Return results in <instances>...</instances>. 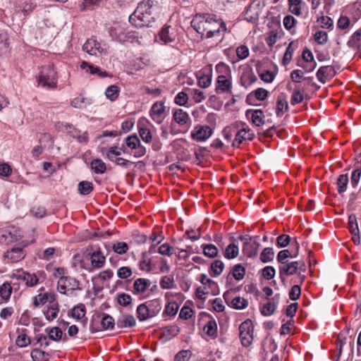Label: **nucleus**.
<instances>
[{"label": "nucleus", "instance_id": "52", "mask_svg": "<svg viewBox=\"0 0 361 361\" xmlns=\"http://www.w3.org/2000/svg\"><path fill=\"white\" fill-rule=\"evenodd\" d=\"M274 252L271 247H265L260 255V260L264 262H269L274 259Z\"/></svg>", "mask_w": 361, "mask_h": 361}, {"label": "nucleus", "instance_id": "14", "mask_svg": "<svg viewBox=\"0 0 361 361\" xmlns=\"http://www.w3.org/2000/svg\"><path fill=\"white\" fill-rule=\"evenodd\" d=\"M300 262L294 261V262H282V264H280L279 267V276L282 281H283V276H290L296 274L299 269H301V267H299Z\"/></svg>", "mask_w": 361, "mask_h": 361}, {"label": "nucleus", "instance_id": "55", "mask_svg": "<svg viewBox=\"0 0 361 361\" xmlns=\"http://www.w3.org/2000/svg\"><path fill=\"white\" fill-rule=\"evenodd\" d=\"M85 307L83 304L75 306L71 312L72 317L77 319H80L85 315Z\"/></svg>", "mask_w": 361, "mask_h": 361}, {"label": "nucleus", "instance_id": "12", "mask_svg": "<svg viewBox=\"0 0 361 361\" xmlns=\"http://www.w3.org/2000/svg\"><path fill=\"white\" fill-rule=\"evenodd\" d=\"M254 137L255 134L250 128H243L235 133V139L232 142V147H238L240 145L245 142L252 140Z\"/></svg>", "mask_w": 361, "mask_h": 361}, {"label": "nucleus", "instance_id": "16", "mask_svg": "<svg viewBox=\"0 0 361 361\" xmlns=\"http://www.w3.org/2000/svg\"><path fill=\"white\" fill-rule=\"evenodd\" d=\"M165 106L163 102H157L154 103L149 111L152 119L157 124H160L164 119V113Z\"/></svg>", "mask_w": 361, "mask_h": 361}, {"label": "nucleus", "instance_id": "40", "mask_svg": "<svg viewBox=\"0 0 361 361\" xmlns=\"http://www.w3.org/2000/svg\"><path fill=\"white\" fill-rule=\"evenodd\" d=\"M257 78L253 73H244L240 79L241 85L245 88L256 82Z\"/></svg>", "mask_w": 361, "mask_h": 361}, {"label": "nucleus", "instance_id": "24", "mask_svg": "<svg viewBox=\"0 0 361 361\" xmlns=\"http://www.w3.org/2000/svg\"><path fill=\"white\" fill-rule=\"evenodd\" d=\"M201 25H202V24H194V29L197 32L201 34L202 37H204L205 38H211L216 35H219V34L221 31L224 32L226 30V26H225L226 24H220V27H219L218 29L209 30L207 31L206 33H204V32H202L200 31V30L201 29ZM204 31H205V30H204Z\"/></svg>", "mask_w": 361, "mask_h": 361}, {"label": "nucleus", "instance_id": "13", "mask_svg": "<svg viewBox=\"0 0 361 361\" xmlns=\"http://www.w3.org/2000/svg\"><path fill=\"white\" fill-rule=\"evenodd\" d=\"M213 133L209 126H196L191 132V137L197 142H202L209 138Z\"/></svg>", "mask_w": 361, "mask_h": 361}, {"label": "nucleus", "instance_id": "57", "mask_svg": "<svg viewBox=\"0 0 361 361\" xmlns=\"http://www.w3.org/2000/svg\"><path fill=\"white\" fill-rule=\"evenodd\" d=\"M224 269V264L221 260L216 259L211 264V270L214 276H219Z\"/></svg>", "mask_w": 361, "mask_h": 361}, {"label": "nucleus", "instance_id": "33", "mask_svg": "<svg viewBox=\"0 0 361 361\" xmlns=\"http://www.w3.org/2000/svg\"><path fill=\"white\" fill-rule=\"evenodd\" d=\"M194 21H197V23H219V20L216 19V16L210 13H202L197 14L196 16L190 22L194 23Z\"/></svg>", "mask_w": 361, "mask_h": 361}, {"label": "nucleus", "instance_id": "46", "mask_svg": "<svg viewBox=\"0 0 361 361\" xmlns=\"http://www.w3.org/2000/svg\"><path fill=\"white\" fill-rule=\"evenodd\" d=\"M79 192L82 195H87L93 190L92 183L87 180L81 181L78 185Z\"/></svg>", "mask_w": 361, "mask_h": 361}, {"label": "nucleus", "instance_id": "41", "mask_svg": "<svg viewBox=\"0 0 361 361\" xmlns=\"http://www.w3.org/2000/svg\"><path fill=\"white\" fill-rule=\"evenodd\" d=\"M348 183L349 178L348 174H341L338 176L337 179V186L339 194H342L346 191Z\"/></svg>", "mask_w": 361, "mask_h": 361}, {"label": "nucleus", "instance_id": "31", "mask_svg": "<svg viewBox=\"0 0 361 361\" xmlns=\"http://www.w3.org/2000/svg\"><path fill=\"white\" fill-rule=\"evenodd\" d=\"M32 361H49L50 355L39 348H34L30 353Z\"/></svg>", "mask_w": 361, "mask_h": 361}, {"label": "nucleus", "instance_id": "17", "mask_svg": "<svg viewBox=\"0 0 361 361\" xmlns=\"http://www.w3.org/2000/svg\"><path fill=\"white\" fill-rule=\"evenodd\" d=\"M82 50L92 56H97V53L102 54L103 52L100 43L93 37L86 41L82 46Z\"/></svg>", "mask_w": 361, "mask_h": 361}, {"label": "nucleus", "instance_id": "15", "mask_svg": "<svg viewBox=\"0 0 361 361\" xmlns=\"http://www.w3.org/2000/svg\"><path fill=\"white\" fill-rule=\"evenodd\" d=\"M336 75L335 68L332 66H321L316 73L318 80L324 84L326 81L330 80Z\"/></svg>", "mask_w": 361, "mask_h": 361}, {"label": "nucleus", "instance_id": "21", "mask_svg": "<svg viewBox=\"0 0 361 361\" xmlns=\"http://www.w3.org/2000/svg\"><path fill=\"white\" fill-rule=\"evenodd\" d=\"M136 324L135 319L131 314H123L118 317L116 326L118 329L131 328Z\"/></svg>", "mask_w": 361, "mask_h": 361}, {"label": "nucleus", "instance_id": "39", "mask_svg": "<svg viewBox=\"0 0 361 361\" xmlns=\"http://www.w3.org/2000/svg\"><path fill=\"white\" fill-rule=\"evenodd\" d=\"M347 44L348 47L353 49L361 47V28L353 33Z\"/></svg>", "mask_w": 361, "mask_h": 361}, {"label": "nucleus", "instance_id": "18", "mask_svg": "<svg viewBox=\"0 0 361 361\" xmlns=\"http://www.w3.org/2000/svg\"><path fill=\"white\" fill-rule=\"evenodd\" d=\"M247 118L251 117L252 123L256 126H263L265 123L264 115L261 109H247L245 112Z\"/></svg>", "mask_w": 361, "mask_h": 361}, {"label": "nucleus", "instance_id": "27", "mask_svg": "<svg viewBox=\"0 0 361 361\" xmlns=\"http://www.w3.org/2000/svg\"><path fill=\"white\" fill-rule=\"evenodd\" d=\"M24 257L25 253L21 247H13L4 254V257L10 259L11 262H17Z\"/></svg>", "mask_w": 361, "mask_h": 361}, {"label": "nucleus", "instance_id": "30", "mask_svg": "<svg viewBox=\"0 0 361 361\" xmlns=\"http://www.w3.org/2000/svg\"><path fill=\"white\" fill-rule=\"evenodd\" d=\"M80 68L82 70L88 68L89 70L87 71H90V73L92 75L97 74L101 78H105L108 76V73L105 71H102L99 67L94 66L92 64H90L86 61H82L80 63Z\"/></svg>", "mask_w": 361, "mask_h": 361}, {"label": "nucleus", "instance_id": "54", "mask_svg": "<svg viewBox=\"0 0 361 361\" xmlns=\"http://www.w3.org/2000/svg\"><path fill=\"white\" fill-rule=\"evenodd\" d=\"M231 306L236 310H243L247 306V301L245 298L238 296L232 300Z\"/></svg>", "mask_w": 361, "mask_h": 361}, {"label": "nucleus", "instance_id": "35", "mask_svg": "<svg viewBox=\"0 0 361 361\" xmlns=\"http://www.w3.org/2000/svg\"><path fill=\"white\" fill-rule=\"evenodd\" d=\"M180 329L176 325L167 326L161 329L162 336L169 340L178 334Z\"/></svg>", "mask_w": 361, "mask_h": 361}, {"label": "nucleus", "instance_id": "8", "mask_svg": "<svg viewBox=\"0 0 361 361\" xmlns=\"http://www.w3.org/2000/svg\"><path fill=\"white\" fill-rule=\"evenodd\" d=\"M57 128H61L62 130L66 131L70 136L76 139L79 142L87 143L88 142L87 133L84 132L81 134L80 131L74 128L72 125L66 123H59Z\"/></svg>", "mask_w": 361, "mask_h": 361}, {"label": "nucleus", "instance_id": "20", "mask_svg": "<svg viewBox=\"0 0 361 361\" xmlns=\"http://www.w3.org/2000/svg\"><path fill=\"white\" fill-rule=\"evenodd\" d=\"M150 285L151 282L149 279L144 278L137 279L133 283V293L135 295L142 294L147 290Z\"/></svg>", "mask_w": 361, "mask_h": 361}, {"label": "nucleus", "instance_id": "56", "mask_svg": "<svg viewBox=\"0 0 361 361\" xmlns=\"http://www.w3.org/2000/svg\"><path fill=\"white\" fill-rule=\"evenodd\" d=\"M140 269L142 271H151V260L147 258V252H145L142 254V259L139 264Z\"/></svg>", "mask_w": 361, "mask_h": 361}, {"label": "nucleus", "instance_id": "60", "mask_svg": "<svg viewBox=\"0 0 361 361\" xmlns=\"http://www.w3.org/2000/svg\"><path fill=\"white\" fill-rule=\"evenodd\" d=\"M304 99L303 94L300 92L299 87H295L290 99L291 105H295L301 103Z\"/></svg>", "mask_w": 361, "mask_h": 361}, {"label": "nucleus", "instance_id": "59", "mask_svg": "<svg viewBox=\"0 0 361 361\" xmlns=\"http://www.w3.org/2000/svg\"><path fill=\"white\" fill-rule=\"evenodd\" d=\"M348 228L350 233H360L355 214H352L348 216Z\"/></svg>", "mask_w": 361, "mask_h": 361}, {"label": "nucleus", "instance_id": "42", "mask_svg": "<svg viewBox=\"0 0 361 361\" xmlns=\"http://www.w3.org/2000/svg\"><path fill=\"white\" fill-rule=\"evenodd\" d=\"M238 253V246L234 243H231L226 247L224 255L226 259H231L235 258Z\"/></svg>", "mask_w": 361, "mask_h": 361}, {"label": "nucleus", "instance_id": "32", "mask_svg": "<svg viewBox=\"0 0 361 361\" xmlns=\"http://www.w3.org/2000/svg\"><path fill=\"white\" fill-rule=\"evenodd\" d=\"M45 332L48 335L49 340L58 342L62 338L63 332L59 327L47 328Z\"/></svg>", "mask_w": 361, "mask_h": 361}, {"label": "nucleus", "instance_id": "11", "mask_svg": "<svg viewBox=\"0 0 361 361\" xmlns=\"http://www.w3.org/2000/svg\"><path fill=\"white\" fill-rule=\"evenodd\" d=\"M12 279L21 280L28 287H32L37 284L39 279L35 274H30L23 269H18L11 275Z\"/></svg>", "mask_w": 361, "mask_h": 361}, {"label": "nucleus", "instance_id": "63", "mask_svg": "<svg viewBox=\"0 0 361 361\" xmlns=\"http://www.w3.org/2000/svg\"><path fill=\"white\" fill-rule=\"evenodd\" d=\"M361 178V168L357 167L355 170L353 171L351 177H350V184L353 188H355Z\"/></svg>", "mask_w": 361, "mask_h": 361}, {"label": "nucleus", "instance_id": "58", "mask_svg": "<svg viewBox=\"0 0 361 361\" xmlns=\"http://www.w3.org/2000/svg\"><path fill=\"white\" fill-rule=\"evenodd\" d=\"M11 292L12 287L9 283H4L0 287V295L5 300L10 298Z\"/></svg>", "mask_w": 361, "mask_h": 361}, {"label": "nucleus", "instance_id": "50", "mask_svg": "<svg viewBox=\"0 0 361 361\" xmlns=\"http://www.w3.org/2000/svg\"><path fill=\"white\" fill-rule=\"evenodd\" d=\"M133 298L130 295L121 293L117 294V302L123 307H127L132 304Z\"/></svg>", "mask_w": 361, "mask_h": 361}, {"label": "nucleus", "instance_id": "9", "mask_svg": "<svg viewBox=\"0 0 361 361\" xmlns=\"http://www.w3.org/2000/svg\"><path fill=\"white\" fill-rule=\"evenodd\" d=\"M57 289L59 293L66 294L67 290L80 289V282L71 276L61 277L58 281Z\"/></svg>", "mask_w": 361, "mask_h": 361}, {"label": "nucleus", "instance_id": "61", "mask_svg": "<svg viewBox=\"0 0 361 361\" xmlns=\"http://www.w3.org/2000/svg\"><path fill=\"white\" fill-rule=\"evenodd\" d=\"M31 343L30 338L26 334H20L16 340V344L20 348H25Z\"/></svg>", "mask_w": 361, "mask_h": 361}, {"label": "nucleus", "instance_id": "5", "mask_svg": "<svg viewBox=\"0 0 361 361\" xmlns=\"http://www.w3.org/2000/svg\"><path fill=\"white\" fill-rule=\"evenodd\" d=\"M150 6L148 2L141 1L138 4L136 9L128 17L129 23L137 19L143 23H150Z\"/></svg>", "mask_w": 361, "mask_h": 361}, {"label": "nucleus", "instance_id": "43", "mask_svg": "<svg viewBox=\"0 0 361 361\" xmlns=\"http://www.w3.org/2000/svg\"><path fill=\"white\" fill-rule=\"evenodd\" d=\"M352 20L355 22L360 19L361 17V0H357L356 2L350 8Z\"/></svg>", "mask_w": 361, "mask_h": 361}, {"label": "nucleus", "instance_id": "25", "mask_svg": "<svg viewBox=\"0 0 361 361\" xmlns=\"http://www.w3.org/2000/svg\"><path fill=\"white\" fill-rule=\"evenodd\" d=\"M56 299L55 295L51 293H39L34 298L33 305L35 307L44 305L46 302H54Z\"/></svg>", "mask_w": 361, "mask_h": 361}, {"label": "nucleus", "instance_id": "37", "mask_svg": "<svg viewBox=\"0 0 361 361\" xmlns=\"http://www.w3.org/2000/svg\"><path fill=\"white\" fill-rule=\"evenodd\" d=\"M59 312V309L58 304L52 305L51 307H48L47 309L43 310L44 317L48 321H53L56 319L58 316Z\"/></svg>", "mask_w": 361, "mask_h": 361}, {"label": "nucleus", "instance_id": "19", "mask_svg": "<svg viewBox=\"0 0 361 361\" xmlns=\"http://www.w3.org/2000/svg\"><path fill=\"white\" fill-rule=\"evenodd\" d=\"M280 299V294H276L271 299V301H269L268 302L263 305L260 311L263 316L268 317L271 316L275 312L277 305L279 303Z\"/></svg>", "mask_w": 361, "mask_h": 361}, {"label": "nucleus", "instance_id": "3", "mask_svg": "<svg viewBox=\"0 0 361 361\" xmlns=\"http://www.w3.org/2000/svg\"><path fill=\"white\" fill-rule=\"evenodd\" d=\"M38 85L47 89H54L57 86L56 71L52 64L42 66L37 78Z\"/></svg>", "mask_w": 361, "mask_h": 361}, {"label": "nucleus", "instance_id": "51", "mask_svg": "<svg viewBox=\"0 0 361 361\" xmlns=\"http://www.w3.org/2000/svg\"><path fill=\"white\" fill-rule=\"evenodd\" d=\"M170 26H166L161 29L159 32V39L164 42V44L171 42L174 40V37L171 34H169Z\"/></svg>", "mask_w": 361, "mask_h": 361}, {"label": "nucleus", "instance_id": "64", "mask_svg": "<svg viewBox=\"0 0 361 361\" xmlns=\"http://www.w3.org/2000/svg\"><path fill=\"white\" fill-rule=\"evenodd\" d=\"M192 356V352L189 350H182L175 356V361H189Z\"/></svg>", "mask_w": 361, "mask_h": 361}, {"label": "nucleus", "instance_id": "1", "mask_svg": "<svg viewBox=\"0 0 361 361\" xmlns=\"http://www.w3.org/2000/svg\"><path fill=\"white\" fill-rule=\"evenodd\" d=\"M216 71L219 73L215 83L216 93L231 94L233 83L230 67L224 62H219L216 66Z\"/></svg>", "mask_w": 361, "mask_h": 361}, {"label": "nucleus", "instance_id": "6", "mask_svg": "<svg viewBox=\"0 0 361 361\" xmlns=\"http://www.w3.org/2000/svg\"><path fill=\"white\" fill-rule=\"evenodd\" d=\"M239 337L245 347L250 346L253 341V324L250 319H247L239 326Z\"/></svg>", "mask_w": 361, "mask_h": 361}, {"label": "nucleus", "instance_id": "44", "mask_svg": "<svg viewBox=\"0 0 361 361\" xmlns=\"http://www.w3.org/2000/svg\"><path fill=\"white\" fill-rule=\"evenodd\" d=\"M120 88L115 85L109 86L105 91V95L107 99L114 102L117 99L119 95Z\"/></svg>", "mask_w": 361, "mask_h": 361}, {"label": "nucleus", "instance_id": "28", "mask_svg": "<svg viewBox=\"0 0 361 361\" xmlns=\"http://www.w3.org/2000/svg\"><path fill=\"white\" fill-rule=\"evenodd\" d=\"M292 245H295L296 250V252L293 255H291L288 250H283L278 253L277 261L280 263V264H282V262H288V261L286 260L287 258L295 257L298 255L299 243L296 239L294 240V241L292 243Z\"/></svg>", "mask_w": 361, "mask_h": 361}, {"label": "nucleus", "instance_id": "36", "mask_svg": "<svg viewBox=\"0 0 361 361\" xmlns=\"http://www.w3.org/2000/svg\"><path fill=\"white\" fill-rule=\"evenodd\" d=\"M283 35V33L281 30H271L269 33H268V36L266 38L267 45L270 47H272L274 44L278 41V39L282 37Z\"/></svg>", "mask_w": 361, "mask_h": 361}, {"label": "nucleus", "instance_id": "26", "mask_svg": "<svg viewBox=\"0 0 361 361\" xmlns=\"http://www.w3.org/2000/svg\"><path fill=\"white\" fill-rule=\"evenodd\" d=\"M90 260L94 268L100 269L104 267L106 258L100 250H97L90 254Z\"/></svg>", "mask_w": 361, "mask_h": 361}, {"label": "nucleus", "instance_id": "49", "mask_svg": "<svg viewBox=\"0 0 361 361\" xmlns=\"http://www.w3.org/2000/svg\"><path fill=\"white\" fill-rule=\"evenodd\" d=\"M245 272V268L240 264H235L232 269V275L236 281L243 279Z\"/></svg>", "mask_w": 361, "mask_h": 361}, {"label": "nucleus", "instance_id": "48", "mask_svg": "<svg viewBox=\"0 0 361 361\" xmlns=\"http://www.w3.org/2000/svg\"><path fill=\"white\" fill-rule=\"evenodd\" d=\"M204 331L209 336H216L217 334V324L214 319H211L204 326Z\"/></svg>", "mask_w": 361, "mask_h": 361}, {"label": "nucleus", "instance_id": "2", "mask_svg": "<svg viewBox=\"0 0 361 361\" xmlns=\"http://www.w3.org/2000/svg\"><path fill=\"white\" fill-rule=\"evenodd\" d=\"M161 310V300L159 298H156L138 305L136 312L138 319L143 322L157 316Z\"/></svg>", "mask_w": 361, "mask_h": 361}, {"label": "nucleus", "instance_id": "4", "mask_svg": "<svg viewBox=\"0 0 361 361\" xmlns=\"http://www.w3.org/2000/svg\"><path fill=\"white\" fill-rule=\"evenodd\" d=\"M114 326L115 321L111 316L104 314L101 317V314H94L91 320L90 330L94 334L101 330H112Z\"/></svg>", "mask_w": 361, "mask_h": 361}, {"label": "nucleus", "instance_id": "29", "mask_svg": "<svg viewBox=\"0 0 361 361\" xmlns=\"http://www.w3.org/2000/svg\"><path fill=\"white\" fill-rule=\"evenodd\" d=\"M173 120L180 126L187 124L190 121L189 115L183 109H177L173 114Z\"/></svg>", "mask_w": 361, "mask_h": 361}, {"label": "nucleus", "instance_id": "62", "mask_svg": "<svg viewBox=\"0 0 361 361\" xmlns=\"http://www.w3.org/2000/svg\"><path fill=\"white\" fill-rule=\"evenodd\" d=\"M179 306L175 301L169 302L164 310V313L169 316H175L178 310Z\"/></svg>", "mask_w": 361, "mask_h": 361}, {"label": "nucleus", "instance_id": "22", "mask_svg": "<svg viewBox=\"0 0 361 361\" xmlns=\"http://www.w3.org/2000/svg\"><path fill=\"white\" fill-rule=\"evenodd\" d=\"M288 109V104L285 93H280L276 100V114L278 117H281Z\"/></svg>", "mask_w": 361, "mask_h": 361}, {"label": "nucleus", "instance_id": "23", "mask_svg": "<svg viewBox=\"0 0 361 361\" xmlns=\"http://www.w3.org/2000/svg\"><path fill=\"white\" fill-rule=\"evenodd\" d=\"M260 244L257 241L246 242L243 243V252L248 257H254L257 255Z\"/></svg>", "mask_w": 361, "mask_h": 361}, {"label": "nucleus", "instance_id": "7", "mask_svg": "<svg viewBox=\"0 0 361 361\" xmlns=\"http://www.w3.org/2000/svg\"><path fill=\"white\" fill-rule=\"evenodd\" d=\"M21 238L20 231L13 226L0 229V242L1 243H12L18 240Z\"/></svg>", "mask_w": 361, "mask_h": 361}, {"label": "nucleus", "instance_id": "53", "mask_svg": "<svg viewBox=\"0 0 361 361\" xmlns=\"http://www.w3.org/2000/svg\"><path fill=\"white\" fill-rule=\"evenodd\" d=\"M162 289H172L175 287L173 277L172 276H163L159 282Z\"/></svg>", "mask_w": 361, "mask_h": 361}, {"label": "nucleus", "instance_id": "45", "mask_svg": "<svg viewBox=\"0 0 361 361\" xmlns=\"http://www.w3.org/2000/svg\"><path fill=\"white\" fill-rule=\"evenodd\" d=\"M203 254L209 258H214L218 255L217 247L213 244H203L202 245Z\"/></svg>", "mask_w": 361, "mask_h": 361}, {"label": "nucleus", "instance_id": "38", "mask_svg": "<svg viewBox=\"0 0 361 361\" xmlns=\"http://www.w3.org/2000/svg\"><path fill=\"white\" fill-rule=\"evenodd\" d=\"M243 19L248 23H255L258 20V11L256 8L248 7L243 14Z\"/></svg>", "mask_w": 361, "mask_h": 361}, {"label": "nucleus", "instance_id": "47", "mask_svg": "<svg viewBox=\"0 0 361 361\" xmlns=\"http://www.w3.org/2000/svg\"><path fill=\"white\" fill-rule=\"evenodd\" d=\"M90 104V99L83 97H75L71 102V106L77 109L85 108L87 105Z\"/></svg>", "mask_w": 361, "mask_h": 361}, {"label": "nucleus", "instance_id": "34", "mask_svg": "<svg viewBox=\"0 0 361 361\" xmlns=\"http://www.w3.org/2000/svg\"><path fill=\"white\" fill-rule=\"evenodd\" d=\"M91 169L97 174H103L106 171V164L100 159H95L91 161Z\"/></svg>", "mask_w": 361, "mask_h": 361}, {"label": "nucleus", "instance_id": "10", "mask_svg": "<svg viewBox=\"0 0 361 361\" xmlns=\"http://www.w3.org/2000/svg\"><path fill=\"white\" fill-rule=\"evenodd\" d=\"M126 146L131 149H135L134 157L140 158L146 154V148L141 145L136 134L129 135L126 138Z\"/></svg>", "mask_w": 361, "mask_h": 361}]
</instances>
